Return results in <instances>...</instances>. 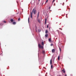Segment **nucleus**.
I'll list each match as a JSON object with an SVG mask.
<instances>
[{
  "mask_svg": "<svg viewBox=\"0 0 76 76\" xmlns=\"http://www.w3.org/2000/svg\"><path fill=\"white\" fill-rule=\"evenodd\" d=\"M34 13V15L36 14V10H35L33 9L32 10V12H31L30 18H31L32 19V14Z\"/></svg>",
  "mask_w": 76,
  "mask_h": 76,
  "instance_id": "obj_1",
  "label": "nucleus"
},
{
  "mask_svg": "<svg viewBox=\"0 0 76 76\" xmlns=\"http://www.w3.org/2000/svg\"><path fill=\"white\" fill-rule=\"evenodd\" d=\"M38 47L39 48H42V49H43V46L41 45L40 44H38Z\"/></svg>",
  "mask_w": 76,
  "mask_h": 76,
  "instance_id": "obj_2",
  "label": "nucleus"
},
{
  "mask_svg": "<svg viewBox=\"0 0 76 76\" xmlns=\"http://www.w3.org/2000/svg\"><path fill=\"white\" fill-rule=\"evenodd\" d=\"M48 41H49V42H50V43L53 42V41H51V38H49V39Z\"/></svg>",
  "mask_w": 76,
  "mask_h": 76,
  "instance_id": "obj_3",
  "label": "nucleus"
},
{
  "mask_svg": "<svg viewBox=\"0 0 76 76\" xmlns=\"http://www.w3.org/2000/svg\"><path fill=\"white\" fill-rule=\"evenodd\" d=\"M55 51H56V50L54 49H52V52L53 53H55Z\"/></svg>",
  "mask_w": 76,
  "mask_h": 76,
  "instance_id": "obj_4",
  "label": "nucleus"
},
{
  "mask_svg": "<svg viewBox=\"0 0 76 76\" xmlns=\"http://www.w3.org/2000/svg\"><path fill=\"white\" fill-rule=\"evenodd\" d=\"M39 12H38L37 13V18H38L39 17Z\"/></svg>",
  "mask_w": 76,
  "mask_h": 76,
  "instance_id": "obj_5",
  "label": "nucleus"
},
{
  "mask_svg": "<svg viewBox=\"0 0 76 76\" xmlns=\"http://www.w3.org/2000/svg\"><path fill=\"white\" fill-rule=\"evenodd\" d=\"M62 71L64 73H66V71H65V69H62Z\"/></svg>",
  "mask_w": 76,
  "mask_h": 76,
  "instance_id": "obj_6",
  "label": "nucleus"
},
{
  "mask_svg": "<svg viewBox=\"0 0 76 76\" xmlns=\"http://www.w3.org/2000/svg\"><path fill=\"white\" fill-rule=\"evenodd\" d=\"M50 64L51 65L52 64V59H51L50 60Z\"/></svg>",
  "mask_w": 76,
  "mask_h": 76,
  "instance_id": "obj_7",
  "label": "nucleus"
},
{
  "mask_svg": "<svg viewBox=\"0 0 76 76\" xmlns=\"http://www.w3.org/2000/svg\"><path fill=\"white\" fill-rule=\"evenodd\" d=\"M10 21H11V22H13L14 21L13 19H12L10 20Z\"/></svg>",
  "mask_w": 76,
  "mask_h": 76,
  "instance_id": "obj_8",
  "label": "nucleus"
},
{
  "mask_svg": "<svg viewBox=\"0 0 76 76\" xmlns=\"http://www.w3.org/2000/svg\"><path fill=\"white\" fill-rule=\"evenodd\" d=\"M48 34H45V37H46V38H47V37H48Z\"/></svg>",
  "mask_w": 76,
  "mask_h": 76,
  "instance_id": "obj_9",
  "label": "nucleus"
},
{
  "mask_svg": "<svg viewBox=\"0 0 76 76\" xmlns=\"http://www.w3.org/2000/svg\"><path fill=\"white\" fill-rule=\"evenodd\" d=\"M47 23V19L46 18H45V24H46Z\"/></svg>",
  "mask_w": 76,
  "mask_h": 76,
  "instance_id": "obj_10",
  "label": "nucleus"
},
{
  "mask_svg": "<svg viewBox=\"0 0 76 76\" xmlns=\"http://www.w3.org/2000/svg\"><path fill=\"white\" fill-rule=\"evenodd\" d=\"M16 22H13L12 23V24H13V25H16Z\"/></svg>",
  "mask_w": 76,
  "mask_h": 76,
  "instance_id": "obj_11",
  "label": "nucleus"
},
{
  "mask_svg": "<svg viewBox=\"0 0 76 76\" xmlns=\"http://www.w3.org/2000/svg\"><path fill=\"white\" fill-rule=\"evenodd\" d=\"M58 60H60V56H59L58 57Z\"/></svg>",
  "mask_w": 76,
  "mask_h": 76,
  "instance_id": "obj_12",
  "label": "nucleus"
},
{
  "mask_svg": "<svg viewBox=\"0 0 76 76\" xmlns=\"http://www.w3.org/2000/svg\"><path fill=\"white\" fill-rule=\"evenodd\" d=\"M48 30H46L45 33L46 34H47V33H48Z\"/></svg>",
  "mask_w": 76,
  "mask_h": 76,
  "instance_id": "obj_13",
  "label": "nucleus"
},
{
  "mask_svg": "<svg viewBox=\"0 0 76 76\" xmlns=\"http://www.w3.org/2000/svg\"><path fill=\"white\" fill-rule=\"evenodd\" d=\"M37 20L38 22L40 23V20L39 19H38Z\"/></svg>",
  "mask_w": 76,
  "mask_h": 76,
  "instance_id": "obj_14",
  "label": "nucleus"
},
{
  "mask_svg": "<svg viewBox=\"0 0 76 76\" xmlns=\"http://www.w3.org/2000/svg\"><path fill=\"white\" fill-rule=\"evenodd\" d=\"M44 53H45V51L43 50L42 51V53L43 54H44Z\"/></svg>",
  "mask_w": 76,
  "mask_h": 76,
  "instance_id": "obj_15",
  "label": "nucleus"
},
{
  "mask_svg": "<svg viewBox=\"0 0 76 76\" xmlns=\"http://www.w3.org/2000/svg\"><path fill=\"white\" fill-rule=\"evenodd\" d=\"M42 45H44V42H42Z\"/></svg>",
  "mask_w": 76,
  "mask_h": 76,
  "instance_id": "obj_16",
  "label": "nucleus"
},
{
  "mask_svg": "<svg viewBox=\"0 0 76 76\" xmlns=\"http://www.w3.org/2000/svg\"><path fill=\"white\" fill-rule=\"evenodd\" d=\"M28 23H29V17L28 18Z\"/></svg>",
  "mask_w": 76,
  "mask_h": 76,
  "instance_id": "obj_17",
  "label": "nucleus"
},
{
  "mask_svg": "<svg viewBox=\"0 0 76 76\" xmlns=\"http://www.w3.org/2000/svg\"><path fill=\"white\" fill-rule=\"evenodd\" d=\"M20 18H18V21H20Z\"/></svg>",
  "mask_w": 76,
  "mask_h": 76,
  "instance_id": "obj_18",
  "label": "nucleus"
},
{
  "mask_svg": "<svg viewBox=\"0 0 76 76\" xmlns=\"http://www.w3.org/2000/svg\"><path fill=\"white\" fill-rule=\"evenodd\" d=\"M53 65H51V69H53Z\"/></svg>",
  "mask_w": 76,
  "mask_h": 76,
  "instance_id": "obj_19",
  "label": "nucleus"
},
{
  "mask_svg": "<svg viewBox=\"0 0 76 76\" xmlns=\"http://www.w3.org/2000/svg\"><path fill=\"white\" fill-rule=\"evenodd\" d=\"M41 30L40 29H39L38 30V32H40V31H41Z\"/></svg>",
  "mask_w": 76,
  "mask_h": 76,
  "instance_id": "obj_20",
  "label": "nucleus"
},
{
  "mask_svg": "<svg viewBox=\"0 0 76 76\" xmlns=\"http://www.w3.org/2000/svg\"><path fill=\"white\" fill-rule=\"evenodd\" d=\"M3 22H4V23H6V22L5 21H4Z\"/></svg>",
  "mask_w": 76,
  "mask_h": 76,
  "instance_id": "obj_21",
  "label": "nucleus"
},
{
  "mask_svg": "<svg viewBox=\"0 0 76 76\" xmlns=\"http://www.w3.org/2000/svg\"><path fill=\"white\" fill-rule=\"evenodd\" d=\"M51 46H53V44H52L50 45Z\"/></svg>",
  "mask_w": 76,
  "mask_h": 76,
  "instance_id": "obj_22",
  "label": "nucleus"
},
{
  "mask_svg": "<svg viewBox=\"0 0 76 76\" xmlns=\"http://www.w3.org/2000/svg\"><path fill=\"white\" fill-rule=\"evenodd\" d=\"M59 50H60V51H61V48H59Z\"/></svg>",
  "mask_w": 76,
  "mask_h": 76,
  "instance_id": "obj_23",
  "label": "nucleus"
},
{
  "mask_svg": "<svg viewBox=\"0 0 76 76\" xmlns=\"http://www.w3.org/2000/svg\"><path fill=\"white\" fill-rule=\"evenodd\" d=\"M47 28H48V25L47 26Z\"/></svg>",
  "mask_w": 76,
  "mask_h": 76,
  "instance_id": "obj_24",
  "label": "nucleus"
},
{
  "mask_svg": "<svg viewBox=\"0 0 76 76\" xmlns=\"http://www.w3.org/2000/svg\"><path fill=\"white\" fill-rule=\"evenodd\" d=\"M48 2V0H47L46 3H47Z\"/></svg>",
  "mask_w": 76,
  "mask_h": 76,
  "instance_id": "obj_25",
  "label": "nucleus"
},
{
  "mask_svg": "<svg viewBox=\"0 0 76 76\" xmlns=\"http://www.w3.org/2000/svg\"><path fill=\"white\" fill-rule=\"evenodd\" d=\"M59 29H61V30H62V29L61 28H59Z\"/></svg>",
  "mask_w": 76,
  "mask_h": 76,
  "instance_id": "obj_26",
  "label": "nucleus"
},
{
  "mask_svg": "<svg viewBox=\"0 0 76 76\" xmlns=\"http://www.w3.org/2000/svg\"><path fill=\"white\" fill-rule=\"evenodd\" d=\"M54 0H53V1L52 2V3H53V2H54Z\"/></svg>",
  "mask_w": 76,
  "mask_h": 76,
  "instance_id": "obj_27",
  "label": "nucleus"
},
{
  "mask_svg": "<svg viewBox=\"0 0 76 76\" xmlns=\"http://www.w3.org/2000/svg\"><path fill=\"white\" fill-rule=\"evenodd\" d=\"M51 8L50 7H49V9H50Z\"/></svg>",
  "mask_w": 76,
  "mask_h": 76,
  "instance_id": "obj_28",
  "label": "nucleus"
},
{
  "mask_svg": "<svg viewBox=\"0 0 76 76\" xmlns=\"http://www.w3.org/2000/svg\"><path fill=\"white\" fill-rule=\"evenodd\" d=\"M65 76H67V75H66Z\"/></svg>",
  "mask_w": 76,
  "mask_h": 76,
  "instance_id": "obj_29",
  "label": "nucleus"
},
{
  "mask_svg": "<svg viewBox=\"0 0 76 76\" xmlns=\"http://www.w3.org/2000/svg\"><path fill=\"white\" fill-rule=\"evenodd\" d=\"M38 1H40V0H39Z\"/></svg>",
  "mask_w": 76,
  "mask_h": 76,
  "instance_id": "obj_30",
  "label": "nucleus"
},
{
  "mask_svg": "<svg viewBox=\"0 0 76 76\" xmlns=\"http://www.w3.org/2000/svg\"><path fill=\"white\" fill-rule=\"evenodd\" d=\"M49 29H50V28H49Z\"/></svg>",
  "mask_w": 76,
  "mask_h": 76,
  "instance_id": "obj_31",
  "label": "nucleus"
},
{
  "mask_svg": "<svg viewBox=\"0 0 76 76\" xmlns=\"http://www.w3.org/2000/svg\"><path fill=\"white\" fill-rule=\"evenodd\" d=\"M17 13V14H18V13Z\"/></svg>",
  "mask_w": 76,
  "mask_h": 76,
  "instance_id": "obj_32",
  "label": "nucleus"
}]
</instances>
